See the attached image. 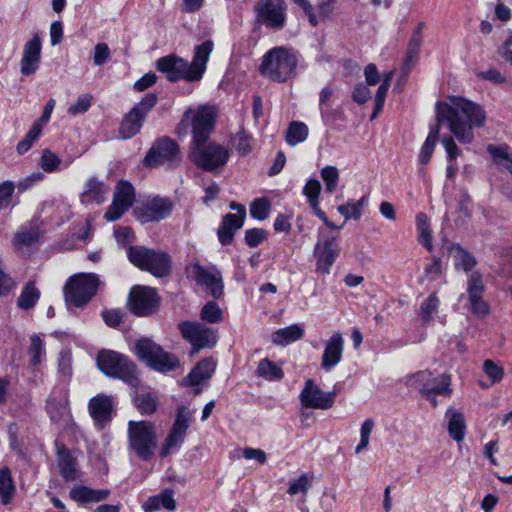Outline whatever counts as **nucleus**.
Segmentation results:
<instances>
[{"label": "nucleus", "instance_id": "4c0bfd02", "mask_svg": "<svg viewBox=\"0 0 512 512\" xmlns=\"http://www.w3.org/2000/svg\"><path fill=\"white\" fill-rule=\"evenodd\" d=\"M416 229L418 233V241L428 251H432V234L429 225V219L426 214L420 212L416 215Z\"/></svg>", "mask_w": 512, "mask_h": 512}, {"label": "nucleus", "instance_id": "5fc2aeb1", "mask_svg": "<svg viewBox=\"0 0 512 512\" xmlns=\"http://www.w3.org/2000/svg\"><path fill=\"white\" fill-rule=\"evenodd\" d=\"M41 134V127L39 124H34L30 130L26 133L24 139L17 144V152L19 154H25L30 150L33 143L39 138Z\"/></svg>", "mask_w": 512, "mask_h": 512}, {"label": "nucleus", "instance_id": "79ce46f5", "mask_svg": "<svg viewBox=\"0 0 512 512\" xmlns=\"http://www.w3.org/2000/svg\"><path fill=\"white\" fill-rule=\"evenodd\" d=\"M41 53V40L40 37L36 34L29 40L25 46L23 51V58L21 60V64H36L39 62Z\"/></svg>", "mask_w": 512, "mask_h": 512}, {"label": "nucleus", "instance_id": "09e8293b", "mask_svg": "<svg viewBox=\"0 0 512 512\" xmlns=\"http://www.w3.org/2000/svg\"><path fill=\"white\" fill-rule=\"evenodd\" d=\"M30 347L28 349V355L30 357V364L32 366H38L41 364L42 359L45 357L44 342L38 335L31 337Z\"/></svg>", "mask_w": 512, "mask_h": 512}, {"label": "nucleus", "instance_id": "cd10ccee", "mask_svg": "<svg viewBox=\"0 0 512 512\" xmlns=\"http://www.w3.org/2000/svg\"><path fill=\"white\" fill-rule=\"evenodd\" d=\"M298 61V53L293 48L277 46L264 54L261 64H297Z\"/></svg>", "mask_w": 512, "mask_h": 512}, {"label": "nucleus", "instance_id": "423d86ee", "mask_svg": "<svg viewBox=\"0 0 512 512\" xmlns=\"http://www.w3.org/2000/svg\"><path fill=\"white\" fill-rule=\"evenodd\" d=\"M100 285L94 273H79L69 278L64 286V297L68 306L83 307L95 296Z\"/></svg>", "mask_w": 512, "mask_h": 512}, {"label": "nucleus", "instance_id": "ddd939ff", "mask_svg": "<svg viewBox=\"0 0 512 512\" xmlns=\"http://www.w3.org/2000/svg\"><path fill=\"white\" fill-rule=\"evenodd\" d=\"M286 9L284 0H260L254 8L256 21L266 28L281 30L286 23Z\"/></svg>", "mask_w": 512, "mask_h": 512}, {"label": "nucleus", "instance_id": "4be33fe9", "mask_svg": "<svg viewBox=\"0 0 512 512\" xmlns=\"http://www.w3.org/2000/svg\"><path fill=\"white\" fill-rule=\"evenodd\" d=\"M344 339L340 333H334L326 342L321 359V367L325 371H331L336 367L343 355Z\"/></svg>", "mask_w": 512, "mask_h": 512}, {"label": "nucleus", "instance_id": "774afa93", "mask_svg": "<svg viewBox=\"0 0 512 512\" xmlns=\"http://www.w3.org/2000/svg\"><path fill=\"white\" fill-rule=\"evenodd\" d=\"M8 438L10 447L15 451H20L22 443L18 436L20 433V427L17 423L12 422L7 426Z\"/></svg>", "mask_w": 512, "mask_h": 512}, {"label": "nucleus", "instance_id": "5701e85b", "mask_svg": "<svg viewBox=\"0 0 512 512\" xmlns=\"http://www.w3.org/2000/svg\"><path fill=\"white\" fill-rule=\"evenodd\" d=\"M430 380L427 389L424 390L426 392L425 399L436 407L438 405L437 396L450 397L453 393L451 375L443 373L435 376L432 373Z\"/></svg>", "mask_w": 512, "mask_h": 512}, {"label": "nucleus", "instance_id": "0eeeda50", "mask_svg": "<svg viewBox=\"0 0 512 512\" xmlns=\"http://www.w3.org/2000/svg\"><path fill=\"white\" fill-rule=\"evenodd\" d=\"M134 353L150 368L159 372L172 371L179 365L176 356L164 351L149 338L139 339L135 344Z\"/></svg>", "mask_w": 512, "mask_h": 512}, {"label": "nucleus", "instance_id": "aec40b11", "mask_svg": "<svg viewBox=\"0 0 512 512\" xmlns=\"http://www.w3.org/2000/svg\"><path fill=\"white\" fill-rule=\"evenodd\" d=\"M301 403L307 408L328 409L332 407L335 399L333 392H324L308 380L300 394Z\"/></svg>", "mask_w": 512, "mask_h": 512}, {"label": "nucleus", "instance_id": "a19ab883", "mask_svg": "<svg viewBox=\"0 0 512 512\" xmlns=\"http://www.w3.org/2000/svg\"><path fill=\"white\" fill-rule=\"evenodd\" d=\"M424 28V23L419 22L410 38L408 48H407V56L403 64H410L417 60L419 49L423 42L422 31Z\"/></svg>", "mask_w": 512, "mask_h": 512}, {"label": "nucleus", "instance_id": "680f3d73", "mask_svg": "<svg viewBox=\"0 0 512 512\" xmlns=\"http://www.w3.org/2000/svg\"><path fill=\"white\" fill-rule=\"evenodd\" d=\"M483 370L491 380V384L500 382L504 377V369L492 360H485Z\"/></svg>", "mask_w": 512, "mask_h": 512}, {"label": "nucleus", "instance_id": "2eb2a0df", "mask_svg": "<svg viewBox=\"0 0 512 512\" xmlns=\"http://www.w3.org/2000/svg\"><path fill=\"white\" fill-rule=\"evenodd\" d=\"M190 422H191L190 410L185 406L179 407L177 410L176 418H175L174 424L172 426V429L162 446V449L160 452V455L162 457H166L173 450L180 448V446L184 442L186 432L190 427Z\"/></svg>", "mask_w": 512, "mask_h": 512}, {"label": "nucleus", "instance_id": "8fccbe9b", "mask_svg": "<svg viewBox=\"0 0 512 512\" xmlns=\"http://www.w3.org/2000/svg\"><path fill=\"white\" fill-rule=\"evenodd\" d=\"M391 78H392V72L384 74V78L382 80V83L378 87L377 92H376L375 107H374V111L372 113L371 119L376 118L377 115L379 114V112L382 110V108L384 106L386 95H387V91H388L389 86H390Z\"/></svg>", "mask_w": 512, "mask_h": 512}, {"label": "nucleus", "instance_id": "864d4df0", "mask_svg": "<svg viewBox=\"0 0 512 512\" xmlns=\"http://www.w3.org/2000/svg\"><path fill=\"white\" fill-rule=\"evenodd\" d=\"M200 317L208 323H218L222 320V310L216 302L209 301L203 306Z\"/></svg>", "mask_w": 512, "mask_h": 512}, {"label": "nucleus", "instance_id": "49530a36", "mask_svg": "<svg viewBox=\"0 0 512 512\" xmlns=\"http://www.w3.org/2000/svg\"><path fill=\"white\" fill-rule=\"evenodd\" d=\"M15 487L11 472L7 467L0 469V496L4 504H8L14 493Z\"/></svg>", "mask_w": 512, "mask_h": 512}, {"label": "nucleus", "instance_id": "58836bf2", "mask_svg": "<svg viewBox=\"0 0 512 512\" xmlns=\"http://www.w3.org/2000/svg\"><path fill=\"white\" fill-rule=\"evenodd\" d=\"M294 66H259V73L272 80L284 82L294 75Z\"/></svg>", "mask_w": 512, "mask_h": 512}, {"label": "nucleus", "instance_id": "6ab92c4d", "mask_svg": "<svg viewBox=\"0 0 512 512\" xmlns=\"http://www.w3.org/2000/svg\"><path fill=\"white\" fill-rule=\"evenodd\" d=\"M173 208L169 198L156 196L147 200L137 211L136 217L142 223L158 222L167 218Z\"/></svg>", "mask_w": 512, "mask_h": 512}, {"label": "nucleus", "instance_id": "0e129e2a", "mask_svg": "<svg viewBox=\"0 0 512 512\" xmlns=\"http://www.w3.org/2000/svg\"><path fill=\"white\" fill-rule=\"evenodd\" d=\"M320 192L321 184L315 178L309 179L303 188V194L307 197L308 203H314V205L319 201Z\"/></svg>", "mask_w": 512, "mask_h": 512}, {"label": "nucleus", "instance_id": "b1692460", "mask_svg": "<svg viewBox=\"0 0 512 512\" xmlns=\"http://www.w3.org/2000/svg\"><path fill=\"white\" fill-rule=\"evenodd\" d=\"M206 66H158L159 71L171 81L181 79L188 82L198 81L202 78Z\"/></svg>", "mask_w": 512, "mask_h": 512}, {"label": "nucleus", "instance_id": "f704fd0d", "mask_svg": "<svg viewBox=\"0 0 512 512\" xmlns=\"http://www.w3.org/2000/svg\"><path fill=\"white\" fill-rule=\"evenodd\" d=\"M41 292L33 281L27 282L17 298V306L22 310L32 309L40 299Z\"/></svg>", "mask_w": 512, "mask_h": 512}, {"label": "nucleus", "instance_id": "9b49d317", "mask_svg": "<svg viewBox=\"0 0 512 512\" xmlns=\"http://www.w3.org/2000/svg\"><path fill=\"white\" fill-rule=\"evenodd\" d=\"M217 117L214 106L200 105L196 109H188L183 120H190L192 126V142L209 139Z\"/></svg>", "mask_w": 512, "mask_h": 512}, {"label": "nucleus", "instance_id": "1a4fd4ad", "mask_svg": "<svg viewBox=\"0 0 512 512\" xmlns=\"http://www.w3.org/2000/svg\"><path fill=\"white\" fill-rule=\"evenodd\" d=\"M178 327L182 337L191 345V356L202 349H211L217 343V331L203 323L183 321Z\"/></svg>", "mask_w": 512, "mask_h": 512}, {"label": "nucleus", "instance_id": "603ef678", "mask_svg": "<svg viewBox=\"0 0 512 512\" xmlns=\"http://www.w3.org/2000/svg\"><path fill=\"white\" fill-rule=\"evenodd\" d=\"M271 203L267 198L255 199L250 205V215L257 220H265L269 216Z\"/></svg>", "mask_w": 512, "mask_h": 512}, {"label": "nucleus", "instance_id": "13d9d810", "mask_svg": "<svg viewBox=\"0 0 512 512\" xmlns=\"http://www.w3.org/2000/svg\"><path fill=\"white\" fill-rule=\"evenodd\" d=\"M375 423L372 419H366L360 428V442L355 447V453L359 454L369 445L370 434L373 431Z\"/></svg>", "mask_w": 512, "mask_h": 512}, {"label": "nucleus", "instance_id": "f8f14e48", "mask_svg": "<svg viewBox=\"0 0 512 512\" xmlns=\"http://www.w3.org/2000/svg\"><path fill=\"white\" fill-rule=\"evenodd\" d=\"M156 103V94L149 93L129 111L120 125L119 132L123 139H129L140 131L147 114Z\"/></svg>", "mask_w": 512, "mask_h": 512}, {"label": "nucleus", "instance_id": "9d476101", "mask_svg": "<svg viewBox=\"0 0 512 512\" xmlns=\"http://www.w3.org/2000/svg\"><path fill=\"white\" fill-rule=\"evenodd\" d=\"M186 275L193 279L198 286L203 287L213 298L218 299L222 296L223 279L216 266H204L195 261L186 267Z\"/></svg>", "mask_w": 512, "mask_h": 512}, {"label": "nucleus", "instance_id": "c9c22d12", "mask_svg": "<svg viewBox=\"0 0 512 512\" xmlns=\"http://www.w3.org/2000/svg\"><path fill=\"white\" fill-rule=\"evenodd\" d=\"M256 375L267 381H279L284 377V372L281 365L264 358L258 363Z\"/></svg>", "mask_w": 512, "mask_h": 512}, {"label": "nucleus", "instance_id": "a878e982", "mask_svg": "<svg viewBox=\"0 0 512 512\" xmlns=\"http://www.w3.org/2000/svg\"><path fill=\"white\" fill-rule=\"evenodd\" d=\"M215 369L216 362L212 358H205L196 364L184 379V382L187 386H198L202 382L210 379Z\"/></svg>", "mask_w": 512, "mask_h": 512}, {"label": "nucleus", "instance_id": "ea45409f", "mask_svg": "<svg viewBox=\"0 0 512 512\" xmlns=\"http://www.w3.org/2000/svg\"><path fill=\"white\" fill-rule=\"evenodd\" d=\"M40 237V232L37 227L34 226H23L19 229L13 239V244L18 248L30 246L37 242Z\"/></svg>", "mask_w": 512, "mask_h": 512}, {"label": "nucleus", "instance_id": "7ed1b4c3", "mask_svg": "<svg viewBox=\"0 0 512 512\" xmlns=\"http://www.w3.org/2000/svg\"><path fill=\"white\" fill-rule=\"evenodd\" d=\"M229 157L230 153L226 147L209 139L192 142L190 158L197 167L205 171L213 172L222 168Z\"/></svg>", "mask_w": 512, "mask_h": 512}, {"label": "nucleus", "instance_id": "72a5a7b5", "mask_svg": "<svg viewBox=\"0 0 512 512\" xmlns=\"http://www.w3.org/2000/svg\"><path fill=\"white\" fill-rule=\"evenodd\" d=\"M450 254L454 259L455 268L462 269L466 273L471 271L477 264V261L474 258V256L470 252L462 248L459 244H453L451 246Z\"/></svg>", "mask_w": 512, "mask_h": 512}, {"label": "nucleus", "instance_id": "412c9836", "mask_svg": "<svg viewBox=\"0 0 512 512\" xmlns=\"http://www.w3.org/2000/svg\"><path fill=\"white\" fill-rule=\"evenodd\" d=\"M89 412L95 425L102 429L111 421L113 397L99 394L91 398L88 404Z\"/></svg>", "mask_w": 512, "mask_h": 512}, {"label": "nucleus", "instance_id": "e2e57ef3", "mask_svg": "<svg viewBox=\"0 0 512 512\" xmlns=\"http://www.w3.org/2000/svg\"><path fill=\"white\" fill-rule=\"evenodd\" d=\"M15 188L16 186L13 181L7 180L0 183V211L10 205Z\"/></svg>", "mask_w": 512, "mask_h": 512}, {"label": "nucleus", "instance_id": "7c9ffc66", "mask_svg": "<svg viewBox=\"0 0 512 512\" xmlns=\"http://www.w3.org/2000/svg\"><path fill=\"white\" fill-rule=\"evenodd\" d=\"M57 463L60 471V475L66 481L76 480L77 470L75 458L71 455L68 449L61 447L57 452Z\"/></svg>", "mask_w": 512, "mask_h": 512}, {"label": "nucleus", "instance_id": "3c124183", "mask_svg": "<svg viewBox=\"0 0 512 512\" xmlns=\"http://www.w3.org/2000/svg\"><path fill=\"white\" fill-rule=\"evenodd\" d=\"M365 202V197H362L356 202L349 201L345 205L337 207L338 212L344 216L346 220H358L362 215V209Z\"/></svg>", "mask_w": 512, "mask_h": 512}, {"label": "nucleus", "instance_id": "37998d69", "mask_svg": "<svg viewBox=\"0 0 512 512\" xmlns=\"http://www.w3.org/2000/svg\"><path fill=\"white\" fill-rule=\"evenodd\" d=\"M487 150L499 169L507 171L512 163V153L509 152L508 147L489 145Z\"/></svg>", "mask_w": 512, "mask_h": 512}, {"label": "nucleus", "instance_id": "bf43d9fd", "mask_svg": "<svg viewBox=\"0 0 512 512\" xmlns=\"http://www.w3.org/2000/svg\"><path fill=\"white\" fill-rule=\"evenodd\" d=\"M233 143L239 154L246 155L252 150L253 138L241 130L234 136Z\"/></svg>", "mask_w": 512, "mask_h": 512}, {"label": "nucleus", "instance_id": "de8ad7c7", "mask_svg": "<svg viewBox=\"0 0 512 512\" xmlns=\"http://www.w3.org/2000/svg\"><path fill=\"white\" fill-rule=\"evenodd\" d=\"M321 178L325 184V189L328 193H334L339 184V170L335 166H325L320 172Z\"/></svg>", "mask_w": 512, "mask_h": 512}, {"label": "nucleus", "instance_id": "393cba45", "mask_svg": "<svg viewBox=\"0 0 512 512\" xmlns=\"http://www.w3.org/2000/svg\"><path fill=\"white\" fill-rule=\"evenodd\" d=\"M213 50V42L206 40L200 45L195 47L194 57L190 63L183 58L171 54L165 57L159 58L155 64H206L209 60V56Z\"/></svg>", "mask_w": 512, "mask_h": 512}, {"label": "nucleus", "instance_id": "20e7f679", "mask_svg": "<svg viewBox=\"0 0 512 512\" xmlns=\"http://www.w3.org/2000/svg\"><path fill=\"white\" fill-rule=\"evenodd\" d=\"M98 368L108 377L118 378L130 385L138 382L136 365L123 354L103 350L97 356Z\"/></svg>", "mask_w": 512, "mask_h": 512}, {"label": "nucleus", "instance_id": "c85d7f7f", "mask_svg": "<svg viewBox=\"0 0 512 512\" xmlns=\"http://www.w3.org/2000/svg\"><path fill=\"white\" fill-rule=\"evenodd\" d=\"M244 220L241 216H234L231 213L223 217L221 226L218 228V238L222 245L227 246L232 243L235 232L243 226Z\"/></svg>", "mask_w": 512, "mask_h": 512}, {"label": "nucleus", "instance_id": "4468645a", "mask_svg": "<svg viewBox=\"0 0 512 512\" xmlns=\"http://www.w3.org/2000/svg\"><path fill=\"white\" fill-rule=\"evenodd\" d=\"M485 290L486 286L481 273L479 271L472 272L467 280L466 293L471 312L480 319H484L490 314V307L483 298Z\"/></svg>", "mask_w": 512, "mask_h": 512}, {"label": "nucleus", "instance_id": "473e14b6", "mask_svg": "<svg viewBox=\"0 0 512 512\" xmlns=\"http://www.w3.org/2000/svg\"><path fill=\"white\" fill-rule=\"evenodd\" d=\"M446 417L448 418V433L452 439L457 442H461L465 437V419L463 414L457 412L453 407H450L446 411Z\"/></svg>", "mask_w": 512, "mask_h": 512}, {"label": "nucleus", "instance_id": "f3484780", "mask_svg": "<svg viewBox=\"0 0 512 512\" xmlns=\"http://www.w3.org/2000/svg\"><path fill=\"white\" fill-rule=\"evenodd\" d=\"M130 311L136 316H148L159 306L156 290L149 287L133 288L129 295Z\"/></svg>", "mask_w": 512, "mask_h": 512}, {"label": "nucleus", "instance_id": "2f4dec72", "mask_svg": "<svg viewBox=\"0 0 512 512\" xmlns=\"http://www.w3.org/2000/svg\"><path fill=\"white\" fill-rule=\"evenodd\" d=\"M304 336V329L298 324L280 328L272 335V342L276 345L287 346L300 340Z\"/></svg>", "mask_w": 512, "mask_h": 512}, {"label": "nucleus", "instance_id": "69168bd1", "mask_svg": "<svg viewBox=\"0 0 512 512\" xmlns=\"http://www.w3.org/2000/svg\"><path fill=\"white\" fill-rule=\"evenodd\" d=\"M267 238V232L261 228L248 229L245 232V243L254 248Z\"/></svg>", "mask_w": 512, "mask_h": 512}, {"label": "nucleus", "instance_id": "f257e3e1", "mask_svg": "<svg viewBox=\"0 0 512 512\" xmlns=\"http://www.w3.org/2000/svg\"><path fill=\"white\" fill-rule=\"evenodd\" d=\"M449 102H438L436 117L438 124L431 128L419 154V161L427 164L436 145L440 124L446 122L449 130L463 144H469L474 138L473 128L483 126L486 116L476 103L460 97L450 96Z\"/></svg>", "mask_w": 512, "mask_h": 512}, {"label": "nucleus", "instance_id": "bb28decb", "mask_svg": "<svg viewBox=\"0 0 512 512\" xmlns=\"http://www.w3.org/2000/svg\"><path fill=\"white\" fill-rule=\"evenodd\" d=\"M108 187L95 177L89 178L85 183V188L81 194V202L85 205L90 203L101 204L105 201L108 194Z\"/></svg>", "mask_w": 512, "mask_h": 512}, {"label": "nucleus", "instance_id": "39448f33", "mask_svg": "<svg viewBox=\"0 0 512 512\" xmlns=\"http://www.w3.org/2000/svg\"><path fill=\"white\" fill-rule=\"evenodd\" d=\"M128 445L141 460H151L157 445L155 426L147 421H129Z\"/></svg>", "mask_w": 512, "mask_h": 512}, {"label": "nucleus", "instance_id": "6e6552de", "mask_svg": "<svg viewBox=\"0 0 512 512\" xmlns=\"http://www.w3.org/2000/svg\"><path fill=\"white\" fill-rule=\"evenodd\" d=\"M341 252L338 236L331 235L323 229H318V239L314 246L313 255L316 259V273L328 275Z\"/></svg>", "mask_w": 512, "mask_h": 512}, {"label": "nucleus", "instance_id": "dca6fc26", "mask_svg": "<svg viewBox=\"0 0 512 512\" xmlns=\"http://www.w3.org/2000/svg\"><path fill=\"white\" fill-rule=\"evenodd\" d=\"M135 198L134 188L126 180L117 183L111 205L105 212L104 218L108 222L120 219L123 214L132 206Z\"/></svg>", "mask_w": 512, "mask_h": 512}, {"label": "nucleus", "instance_id": "4d7b16f0", "mask_svg": "<svg viewBox=\"0 0 512 512\" xmlns=\"http://www.w3.org/2000/svg\"><path fill=\"white\" fill-rule=\"evenodd\" d=\"M134 402L142 414H152L157 408L156 398L149 393L137 395Z\"/></svg>", "mask_w": 512, "mask_h": 512}, {"label": "nucleus", "instance_id": "6e6d98bb", "mask_svg": "<svg viewBox=\"0 0 512 512\" xmlns=\"http://www.w3.org/2000/svg\"><path fill=\"white\" fill-rule=\"evenodd\" d=\"M61 164L60 157L51 150H44L39 165L47 173L56 171Z\"/></svg>", "mask_w": 512, "mask_h": 512}, {"label": "nucleus", "instance_id": "052dcab7", "mask_svg": "<svg viewBox=\"0 0 512 512\" xmlns=\"http://www.w3.org/2000/svg\"><path fill=\"white\" fill-rule=\"evenodd\" d=\"M91 105H92V95L82 94L77 98L75 103H73L69 106L67 112L69 115H72V116L83 114L89 110Z\"/></svg>", "mask_w": 512, "mask_h": 512}, {"label": "nucleus", "instance_id": "338daca9", "mask_svg": "<svg viewBox=\"0 0 512 512\" xmlns=\"http://www.w3.org/2000/svg\"><path fill=\"white\" fill-rule=\"evenodd\" d=\"M309 487L308 477L303 474L299 478L290 482L288 493L290 495H296L298 493H306Z\"/></svg>", "mask_w": 512, "mask_h": 512}, {"label": "nucleus", "instance_id": "c756f323", "mask_svg": "<svg viewBox=\"0 0 512 512\" xmlns=\"http://www.w3.org/2000/svg\"><path fill=\"white\" fill-rule=\"evenodd\" d=\"M109 494V490H95L86 486H75L69 493L71 499L79 503L99 502L106 499Z\"/></svg>", "mask_w": 512, "mask_h": 512}, {"label": "nucleus", "instance_id": "e433bc0d", "mask_svg": "<svg viewBox=\"0 0 512 512\" xmlns=\"http://www.w3.org/2000/svg\"><path fill=\"white\" fill-rule=\"evenodd\" d=\"M431 375L432 371L421 370L417 371L416 373L405 376L403 378V382L408 388L417 390L420 393V395L423 398H425L426 392L424 390L427 389L429 381H431Z\"/></svg>", "mask_w": 512, "mask_h": 512}, {"label": "nucleus", "instance_id": "f03ea898", "mask_svg": "<svg viewBox=\"0 0 512 512\" xmlns=\"http://www.w3.org/2000/svg\"><path fill=\"white\" fill-rule=\"evenodd\" d=\"M127 257L134 266L157 278L166 277L171 272V259L163 251L144 246H130L127 250Z\"/></svg>", "mask_w": 512, "mask_h": 512}, {"label": "nucleus", "instance_id": "c03bdc74", "mask_svg": "<svg viewBox=\"0 0 512 512\" xmlns=\"http://www.w3.org/2000/svg\"><path fill=\"white\" fill-rule=\"evenodd\" d=\"M308 127L303 122L290 123L286 132V141L290 146L304 142L308 136Z\"/></svg>", "mask_w": 512, "mask_h": 512}, {"label": "nucleus", "instance_id": "a211bd4d", "mask_svg": "<svg viewBox=\"0 0 512 512\" xmlns=\"http://www.w3.org/2000/svg\"><path fill=\"white\" fill-rule=\"evenodd\" d=\"M178 157V146L169 138H160L153 143L144 158L148 167L171 165Z\"/></svg>", "mask_w": 512, "mask_h": 512}, {"label": "nucleus", "instance_id": "a18cd8bd", "mask_svg": "<svg viewBox=\"0 0 512 512\" xmlns=\"http://www.w3.org/2000/svg\"><path fill=\"white\" fill-rule=\"evenodd\" d=\"M440 300L436 293H432L420 306L419 315L424 323L430 322L437 314Z\"/></svg>", "mask_w": 512, "mask_h": 512}]
</instances>
